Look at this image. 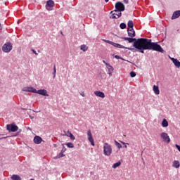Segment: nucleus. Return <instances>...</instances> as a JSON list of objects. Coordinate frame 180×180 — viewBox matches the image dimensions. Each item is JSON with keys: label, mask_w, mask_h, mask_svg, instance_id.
I'll use <instances>...</instances> for the list:
<instances>
[{"label": "nucleus", "mask_w": 180, "mask_h": 180, "mask_svg": "<svg viewBox=\"0 0 180 180\" xmlns=\"http://www.w3.org/2000/svg\"><path fill=\"white\" fill-rule=\"evenodd\" d=\"M123 40H126L128 43H133V47L139 51V53L144 54V50H153V51H158L159 53H165V51L161 47V45L158 44L157 42H151V39L146 38H133V37H122Z\"/></svg>", "instance_id": "obj_1"}, {"label": "nucleus", "mask_w": 180, "mask_h": 180, "mask_svg": "<svg viewBox=\"0 0 180 180\" xmlns=\"http://www.w3.org/2000/svg\"><path fill=\"white\" fill-rule=\"evenodd\" d=\"M103 153L106 157H110L112 154V146L108 143L103 144Z\"/></svg>", "instance_id": "obj_2"}, {"label": "nucleus", "mask_w": 180, "mask_h": 180, "mask_svg": "<svg viewBox=\"0 0 180 180\" xmlns=\"http://www.w3.org/2000/svg\"><path fill=\"white\" fill-rule=\"evenodd\" d=\"M12 49H13V46H12V43L11 42H6L2 46V51L4 53H11V51H12Z\"/></svg>", "instance_id": "obj_3"}, {"label": "nucleus", "mask_w": 180, "mask_h": 180, "mask_svg": "<svg viewBox=\"0 0 180 180\" xmlns=\"http://www.w3.org/2000/svg\"><path fill=\"white\" fill-rule=\"evenodd\" d=\"M124 11V4L123 3L118 1L115 4V10L113 12H123Z\"/></svg>", "instance_id": "obj_4"}, {"label": "nucleus", "mask_w": 180, "mask_h": 180, "mask_svg": "<svg viewBox=\"0 0 180 180\" xmlns=\"http://www.w3.org/2000/svg\"><path fill=\"white\" fill-rule=\"evenodd\" d=\"M160 137L161 139H162L165 143H167V144L171 143V139H169V136H168V134L162 132L160 134Z\"/></svg>", "instance_id": "obj_5"}, {"label": "nucleus", "mask_w": 180, "mask_h": 180, "mask_svg": "<svg viewBox=\"0 0 180 180\" xmlns=\"http://www.w3.org/2000/svg\"><path fill=\"white\" fill-rule=\"evenodd\" d=\"M6 127L8 131H12V132L18 131V127L13 124H7Z\"/></svg>", "instance_id": "obj_6"}, {"label": "nucleus", "mask_w": 180, "mask_h": 180, "mask_svg": "<svg viewBox=\"0 0 180 180\" xmlns=\"http://www.w3.org/2000/svg\"><path fill=\"white\" fill-rule=\"evenodd\" d=\"M87 137L89 141H90L91 144L93 146V147L95 146V141L94 140V137L92 136V132H91V130L87 131Z\"/></svg>", "instance_id": "obj_7"}, {"label": "nucleus", "mask_w": 180, "mask_h": 180, "mask_svg": "<svg viewBox=\"0 0 180 180\" xmlns=\"http://www.w3.org/2000/svg\"><path fill=\"white\" fill-rule=\"evenodd\" d=\"M114 47H117V49H126L127 50H130L131 51H134V48H129V47H125L124 46L115 43L112 44Z\"/></svg>", "instance_id": "obj_8"}, {"label": "nucleus", "mask_w": 180, "mask_h": 180, "mask_svg": "<svg viewBox=\"0 0 180 180\" xmlns=\"http://www.w3.org/2000/svg\"><path fill=\"white\" fill-rule=\"evenodd\" d=\"M23 92H31L32 94H34L36 92V89L32 86H25L22 89Z\"/></svg>", "instance_id": "obj_9"}, {"label": "nucleus", "mask_w": 180, "mask_h": 180, "mask_svg": "<svg viewBox=\"0 0 180 180\" xmlns=\"http://www.w3.org/2000/svg\"><path fill=\"white\" fill-rule=\"evenodd\" d=\"M34 94H38L39 95H42V96H49L46 89L36 90V92H34Z\"/></svg>", "instance_id": "obj_10"}, {"label": "nucleus", "mask_w": 180, "mask_h": 180, "mask_svg": "<svg viewBox=\"0 0 180 180\" xmlns=\"http://www.w3.org/2000/svg\"><path fill=\"white\" fill-rule=\"evenodd\" d=\"M127 33L129 37H136V32L134 29L127 28Z\"/></svg>", "instance_id": "obj_11"}, {"label": "nucleus", "mask_w": 180, "mask_h": 180, "mask_svg": "<svg viewBox=\"0 0 180 180\" xmlns=\"http://www.w3.org/2000/svg\"><path fill=\"white\" fill-rule=\"evenodd\" d=\"M53 6H54V1L53 0H49L46 4L47 11H50V8H53Z\"/></svg>", "instance_id": "obj_12"}, {"label": "nucleus", "mask_w": 180, "mask_h": 180, "mask_svg": "<svg viewBox=\"0 0 180 180\" xmlns=\"http://www.w3.org/2000/svg\"><path fill=\"white\" fill-rule=\"evenodd\" d=\"M179 16H180V10L174 11L172 15V20H174V19H178Z\"/></svg>", "instance_id": "obj_13"}, {"label": "nucleus", "mask_w": 180, "mask_h": 180, "mask_svg": "<svg viewBox=\"0 0 180 180\" xmlns=\"http://www.w3.org/2000/svg\"><path fill=\"white\" fill-rule=\"evenodd\" d=\"M171 60L172 63L174 64L175 67H176V68H180V62L179 60H178V59L171 58Z\"/></svg>", "instance_id": "obj_14"}, {"label": "nucleus", "mask_w": 180, "mask_h": 180, "mask_svg": "<svg viewBox=\"0 0 180 180\" xmlns=\"http://www.w3.org/2000/svg\"><path fill=\"white\" fill-rule=\"evenodd\" d=\"M107 69L108 71L109 77H112V74L113 73V71L115 70V69L113 68V66H112L110 65H107Z\"/></svg>", "instance_id": "obj_15"}, {"label": "nucleus", "mask_w": 180, "mask_h": 180, "mask_svg": "<svg viewBox=\"0 0 180 180\" xmlns=\"http://www.w3.org/2000/svg\"><path fill=\"white\" fill-rule=\"evenodd\" d=\"M41 141H43V139H41V137H40L39 136H34V143L35 144H40L41 143Z\"/></svg>", "instance_id": "obj_16"}, {"label": "nucleus", "mask_w": 180, "mask_h": 180, "mask_svg": "<svg viewBox=\"0 0 180 180\" xmlns=\"http://www.w3.org/2000/svg\"><path fill=\"white\" fill-rule=\"evenodd\" d=\"M94 95H96V96H98V98H105V93L101 91H96L94 92Z\"/></svg>", "instance_id": "obj_17"}, {"label": "nucleus", "mask_w": 180, "mask_h": 180, "mask_svg": "<svg viewBox=\"0 0 180 180\" xmlns=\"http://www.w3.org/2000/svg\"><path fill=\"white\" fill-rule=\"evenodd\" d=\"M172 167H174V168H176V169L179 168V167H180L179 161L174 160L173 162Z\"/></svg>", "instance_id": "obj_18"}, {"label": "nucleus", "mask_w": 180, "mask_h": 180, "mask_svg": "<svg viewBox=\"0 0 180 180\" xmlns=\"http://www.w3.org/2000/svg\"><path fill=\"white\" fill-rule=\"evenodd\" d=\"M153 91L155 95H160V89L158 88V86H153Z\"/></svg>", "instance_id": "obj_19"}, {"label": "nucleus", "mask_w": 180, "mask_h": 180, "mask_svg": "<svg viewBox=\"0 0 180 180\" xmlns=\"http://www.w3.org/2000/svg\"><path fill=\"white\" fill-rule=\"evenodd\" d=\"M128 29H133L134 27V23L133 22V20H129L127 23Z\"/></svg>", "instance_id": "obj_20"}, {"label": "nucleus", "mask_w": 180, "mask_h": 180, "mask_svg": "<svg viewBox=\"0 0 180 180\" xmlns=\"http://www.w3.org/2000/svg\"><path fill=\"white\" fill-rule=\"evenodd\" d=\"M162 127H168V121H167L166 119H163L162 122Z\"/></svg>", "instance_id": "obj_21"}, {"label": "nucleus", "mask_w": 180, "mask_h": 180, "mask_svg": "<svg viewBox=\"0 0 180 180\" xmlns=\"http://www.w3.org/2000/svg\"><path fill=\"white\" fill-rule=\"evenodd\" d=\"M11 179H12V180H22V178H20V177L19 176V175L13 174V175L11 176Z\"/></svg>", "instance_id": "obj_22"}, {"label": "nucleus", "mask_w": 180, "mask_h": 180, "mask_svg": "<svg viewBox=\"0 0 180 180\" xmlns=\"http://www.w3.org/2000/svg\"><path fill=\"white\" fill-rule=\"evenodd\" d=\"M80 50H82V51H87L88 46H86V45H85V44L81 45Z\"/></svg>", "instance_id": "obj_23"}, {"label": "nucleus", "mask_w": 180, "mask_h": 180, "mask_svg": "<svg viewBox=\"0 0 180 180\" xmlns=\"http://www.w3.org/2000/svg\"><path fill=\"white\" fill-rule=\"evenodd\" d=\"M122 16V13L120 12L118 14H117V16L115 15V13H112V19H119V18H120Z\"/></svg>", "instance_id": "obj_24"}, {"label": "nucleus", "mask_w": 180, "mask_h": 180, "mask_svg": "<svg viewBox=\"0 0 180 180\" xmlns=\"http://www.w3.org/2000/svg\"><path fill=\"white\" fill-rule=\"evenodd\" d=\"M64 149H63L60 153L57 155V158H61L62 157H64Z\"/></svg>", "instance_id": "obj_25"}, {"label": "nucleus", "mask_w": 180, "mask_h": 180, "mask_svg": "<svg viewBox=\"0 0 180 180\" xmlns=\"http://www.w3.org/2000/svg\"><path fill=\"white\" fill-rule=\"evenodd\" d=\"M68 133H69V135H68V137H70V140H75V136H74V135H72V133L70 131H68Z\"/></svg>", "instance_id": "obj_26"}, {"label": "nucleus", "mask_w": 180, "mask_h": 180, "mask_svg": "<svg viewBox=\"0 0 180 180\" xmlns=\"http://www.w3.org/2000/svg\"><path fill=\"white\" fill-rule=\"evenodd\" d=\"M121 164L122 162H116L112 165V168L116 169L117 167H120Z\"/></svg>", "instance_id": "obj_27"}, {"label": "nucleus", "mask_w": 180, "mask_h": 180, "mask_svg": "<svg viewBox=\"0 0 180 180\" xmlns=\"http://www.w3.org/2000/svg\"><path fill=\"white\" fill-rule=\"evenodd\" d=\"M66 146L68 147V148H74V144L71 142L67 143Z\"/></svg>", "instance_id": "obj_28"}, {"label": "nucleus", "mask_w": 180, "mask_h": 180, "mask_svg": "<svg viewBox=\"0 0 180 180\" xmlns=\"http://www.w3.org/2000/svg\"><path fill=\"white\" fill-rule=\"evenodd\" d=\"M116 147H117V148L120 149L122 148V144H120L119 142H117V141H114Z\"/></svg>", "instance_id": "obj_29"}, {"label": "nucleus", "mask_w": 180, "mask_h": 180, "mask_svg": "<svg viewBox=\"0 0 180 180\" xmlns=\"http://www.w3.org/2000/svg\"><path fill=\"white\" fill-rule=\"evenodd\" d=\"M56 72H57V70L56 69V65H54V66H53V73H52L53 75V78H56Z\"/></svg>", "instance_id": "obj_30"}, {"label": "nucleus", "mask_w": 180, "mask_h": 180, "mask_svg": "<svg viewBox=\"0 0 180 180\" xmlns=\"http://www.w3.org/2000/svg\"><path fill=\"white\" fill-rule=\"evenodd\" d=\"M103 40L105 43H108V44H111V46H113V44L115 43L112 41H109V40H106V39H103Z\"/></svg>", "instance_id": "obj_31"}, {"label": "nucleus", "mask_w": 180, "mask_h": 180, "mask_svg": "<svg viewBox=\"0 0 180 180\" xmlns=\"http://www.w3.org/2000/svg\"><path fill=\"white\" fill-rule=\"evenodd\" d=\"M126 27H127V25H126V23H124V22H122V23L120 25V29H126Z\"/></svg>", "instance_id": "obj_32"}, {"label": "nucleus", "mask_w": 180, "mask_h": 180, "mask_svg": "<svg viewBox=\"0 0 180 180\" xmlns=\"http://www.w3.org/2000/svg\"><path fill=\"white\" fill-rule=\"evenodd\" d=\"M130 77L131 78H134V77H136V73L134 71L131 72Z\"/></svg>", "instance_id": "obj_33"}, {"label": "nucleus", "mask_w": 180, "mask_h": 180, "mask_svg": "<svg viewBox=\"0 0 180 180\" xmlns=\"http://www.w3.org/2000/svg\"><path fill=\"white\" fill-rule=\"evenodd\" d=\"M115 58H116V60H124V59H123V58H122L117 55L115 56Z\"/></svg>", "instance_id": "obj_34"}, {"label": "nucleus", "mask_w": 180, "mask_h": 180, "mask_svg": "<svg viewBox=\"0 0 180 180\" xmlns=\"http://www.w3.org/2000/svg\"><path fill=\"white\" fill-rule=\"evenodd\" d=\"M175 147L177 148V150L180 152V146L178 144L175 145Z\"/></svg>", "instance_id": "obj_35"}, {"label": "nucleus", "mask_w": 180, "mask_h": 180, "mask_svg": "<svg viewBox=\"0 0 180 180\" xmlns=\"http://www.w3.org/2000/svg\"><path fill=\"white\" fill-rule=\"evenodd\" d=\"M103 64H105L106 65V67H108V65H110V63H106V61H105V60H103Z\"/></svg>", "instance_id": "obj_36"}, {"label": "nucleus", "mask_w": 180, "mask_h": 180, "mask_svg": "<svg viewBox=\"0 0 180 180\" xmlns=\"http://www.w3.org/2000/svg\"><path fill=\"white\" fill-rule=\"evenodd\" d=\"M32 53H34V54H36V56H37L39 53H37V52H36V51L34 49H32Z\"/></svg>", "instance_id": "obj_37"}, {"label": "nucleus", "mask_w": 180, "mask_h": 180, "mask_svg": "<svg viewBox=\"0 0 180 180\" xmlns=\"http://www.w3.org/2000/svg\"><path fill=\"white\" fill-rule=\"evenodd\" d=\"M124 4H129V0H124Z\"/></svg>", "instance_id": "obj_38"}, {"label": "nucleus", "mask_w": 180, "mask_h": 180, "mask_svg": "<svg viewBox=\"0 0 180 180\" xmlns=\"http://www.w3.org/2000/svg\"><path fill=\"white\" fill-rule=\"evenodd\" d=\"M121 143H122V144H123L124 146H126V144H129V143H124V142H123V141H121Z\"/></svg>", "instance_id": "obj_39"}, {"label": "nucleus", "mask_w": 180, "mask_h": 180, "mask_svg": "<svg viewBox=\"0 0 180 180\" xmlns=\"http://www.w3.org/2000/svg\"><path fill=\"white\" fill-rule=\"evenodd\" d=\"M0 30H2V25L0 23Z\"/></svg>", "instance_id": "obj_40"}, {"label": "nucleus", "mask_w": 180, "mask_h": 180, "mask_svg": "<svg viewBox=\"0 0 180 180\" xmlns=\"http://www.w3.org/2000/svg\"><path fill=\"white\" fill-rule=\"evenodd\" d=\"M30 119H34V117H32V115H30Z\"/></svg>", "instance_id": "obj_41"}, {"label": "nucleus", "mask_w": 180, "mask_h": 180, "mask_svg": "<svg viewBox=\"0 0 180 180\" xmlns=\"http://www.w3.org/2000/svg\"><path fill=\"white\" fill-rule=\"evenodd\" d=\"M81 95H82V96H83V98L85 96V94H82Z\"/></svg>", "instance_id": "obj_42"}, {"label": "nucleus", "mask_w": 180, "mask_h": 180, "mask_svg": "<svg viewBox=\"0 0 180 180\" xmlns=\"http://www.w3.org/2000/svg\"><path fill=\"white\" fill-rule=\"evenodd\" d=\"M22 110H27L26 108H22Z\"/></svg>", "instance_id": "obj_43"}, {"label": "nucleus", "mask_w": 180, "mask_h": 180, "mask_svg": "<svg viewBox=\"0 0 180 180\" xmlns=\"http://www.w3.org/2000/svg\"><path fill=\"white\" fill-rule=\"evenodd\" d=\"M65 136H70V133H68V134H65Z\"/></svg>", "instance_id": "obj_44"}, {"label": "nucleus", "mask_w": 180, "mask_h": 180, "mask_svg": "<svg viewBox=\"0 0 180 180\" xmlns=\"http://www.w3.org/2000/svg\"><path fill=\"white\" fill-rule=\"evenodd\" d=\"M105 2H109V0H105Z\"/></svg>", "instance_id": "obj_45"}, {"label": "nucleus", "mask_w": 180, "mask_h": 180, "mask_svg": "<svg viewBox=\"0 0 180 180\" xmlns=\"http://www.w3.org/2000/svg\"><path fill=\"white\" fill-rule=\"evenodd\" d=\"M124 148H127V146L125 145V146H124Z\"/></svg>", "instance_id": "obj_46"}, {"label": "nucleus", "mask_w": 180, "mask_h": 180, "mask_svg": "<svg viewBox=\"0 0 180 180\" xmlns=\"http://www.w3.org/2000/svg\"><path fill=\"white\" fill-rule=\"evenodd\" d=\"M20 131H22V129H20V130H19V133H20Z\"/></svg>", "instance_id": "obj_47"}, {"label": "nucleus", "mask_w": 180, "mask_h": 180, "mask_svg": "<svg viewBox=\"0 0 180 180\" xmlns=\"http://www.w3.org/2000/svg\"><path fill=\"white\" fill-rule=\"evenodd\" d=\"M115 16H117V14L115 13Z\"/></svg>", "instance_id": "obj_48"}, {"label": "nucleus", "mask_w": 180, "mask_h": 180, "mask_svg": "<svg viewBox=\"0 0 180 180\" xmlns=\"http://www.w3.org/2000/svg\"><path fill=\"white\" fill-rule=\"evenodd\" d=\"M110 13H113V11H111Z\"/></svg>", "instance_id": "obj_49"}]
</instances>
